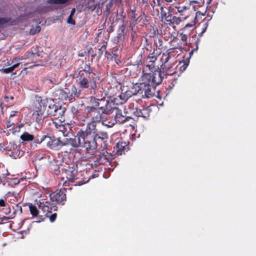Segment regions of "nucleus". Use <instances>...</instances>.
<instances>
[{
  "instance_id": "c85d7f7f",
  "label": "nucleus",
  "mask_w": 256,
  "mask_h": 256,
  "mask_svg": "<svg viewBox=\"0 0 256 256\" xmlns=\"http://www.w3.org/2000/svg\"><path fill=\"white\" fill-rule=\"evenodd\" d=\"M34 135L30 134L28 132H24L20 136V138L24 142H31L34 140Z\"/></svg>"
},
{
  "instance_id": "a878e982",
  "label": "nucleus",
  "mask_w": 256,
  "mask_h": 256,
  "mask_svg": "<svg viewBox=\"0 0 256 256\" xmlns=\"http://www.w3.org/2000/svg\"><path fill=\"white\" fill-rule=\"evenodd\" d=\"M154 46L156 50H162L163 48V40L161 36H154L152 37Z\"/></svg>"
},
{
  "instance_id": "9d476101",
  "label": "nucleus",
  "mask_w": 256,
  "mask_h": 256,
  "mask_svg": "<svg viewBox=\"0 0 256 256\" xmlns=\"http://www.w3.org/2000/svg\"><path fill=\"white\" fill-rule=\"evenodd\" d=\"M96 149L103 151L106 150L108 146V136L106 132H100L94 135Z\"/></svg>"
},
{
  "instance_id": "5701e85b",
  "label": "nucleus",
  "mask_w": 256,
  "mask_h": 256,
  "mask_svg": "<svg viewBox=\"0 0 256 256\" xmlns=\"http://www.w3.org/2000/svg\"><path fill=\"white\" fill-rule=\"evenodd\" d=\"M130 117L126 116L122 114V111L120 109H116L114 114V122L120 124H123L128 121Z\"/></svg>"
},
{
  "instance_id": "4c0bfd02",
  "label": "nucleus",
  "mask_w": 256,
  "mask_h": 256,
  "mask_svg": "<svg viewBox=\"0 0 256 256\" xmlns=\"http://www.w3.org/2000/svg\"><path fill=\"white\" fill-rule=\"evenodd\" d=\"M126 94L121 91V94L118 96L120 99V104H122L126 102L129 98Z\"/></svg>"
},
{
  "instance_id": "7ed1b4c3",
  "label": "nucleus",
  "mask_w": 256,
  "mask_h": 256,
  "mask_svg": "<svg viewBox=\"0 0 256 256\" xmlns=\"http://www.w3.org/2000/svg\"><path fill=\"white\" fill-rule=\"evenodd\" d=\"M68 140L70 147L64 150V152L66 153H70L72 148H77L79 147L84 148L86 151L96 149L94 135L92 134L83 132L81 134H76L74 138H70Z\"/></svg>"
},
{
  "instance_id": "4be33fe9",
  "label": "nucleus",
  "mask_w": 256,
  "mask_h": 256,
  "mask_svg": "<svg viewBox=\"0 0 256 256\" xmlns=\"http://www.w3.org/2000/svg\"><path fill=\"white\" fill-rule=\"evenodd\" d=\"M152 109L150 106L144 108L142 109L136 108L134 111V114L138 116H142L148 119L150 117Z\"/></svg>"
},
{
  "instance_id": "6e6552de",
  "label": "nucleus",
  "mask_w": 256,
  "mask_h": 256,
  "mask_svg": "<svg viewBox=\"0 0 256 256\" xmlns=\"http://www.w3.org/2000/svg\"><path fill=\"white\" fill-rule=\"evenodd\" d=\"M0 150L2 152L6 151L8 155L14 158H20L24 154L20 146L11 142L0 146Z\"/></svg>"
},
{
  "instance_id": "4d7b16f0",
  "label": "nucleus",
  "mask_w": 256,
  "mask_h": 256,
  "mask_svg": "<svg viewBox=\"0 0 256 256\" xmlns=\"http://www.w3.org/2000/svg\"><path fill=\"white\" fill-rule=\"evenodd\" d=\"M206 27H204L202 28V31L198 34V37L197 38H200H200L202 36L203 34L206 32Z\"/></svg>"
},
{
  "instance_id": "bf43d9fd",
  "label": "nucleus",
  "mask_w": 256,
  "mask_h": 256,
  "mask_svg": "<svg viewBox=\"0 0 256 256\" xmlns=\"http://www.w3.org/2000/svg\"><path fill=\"white\" fill-rule=\"evenodd\" d=\"M170 35H171L170 40L169 42V43H171L173 42H174L177 39L176 37L174 36H172V34H170Z\"/></svg>"
},
{
  "instance_id": "8fccbe9b",
  "label": "nucleus",
  "mask_w": 256,
  "mask_h": 256,
  "mask_svg": "<svg viewBox=\"0 0 256 256\" xmlns=\"http://www.w3.org/2000/svg\"><path fill=\"white\" fill-rule=\"evenodd\" d=\"M0 72L2 73L8 74L13 72L11 67L8 68H3L0 70Z\"/></svg>"
},
{
  "instance_id": "7c9ffc66",
  "label": "nucleus",
  "mask_w": 256,
  "mask_h": 256,
  "mask_svg": "<svg viewBox=\"0 0 256 256\" xmlns=\"http://www.w3.org/2000/svg\"><path fill=\"white\" fill-rule=\"evenodd\" d=\"M9 175L8 170L4 168H0V183L4 182L6 176Z\"/></svg>"
},
{
  "instance_id": "58836bf2",
  "label": "nucleus",
  "mask_w": 256,
  "mask_h": 256,
  "mask_svg": "<svg viewBox=\"0 0 256 256\" xmlns=\"http://www.w3.org/2000/svg\"><path fill=\"white\" fill-rule=\"evenodd\" d=\"M102 122L104 126H106L108 128H110L112 127L114 124L116 122H114V121H108L107 120V118H106L105 119H104V118L102 121Z\"/></svg>"
},
{
  "instance_id": "f257e3e1",
  "label": "nucleus",
  "mask_w": 256,
  "mask_h": 256,
  "mask_svg": "<svg viewBox=\"0 0 256 256\" xmlns=\"http://www.w3.org/2000/svg\"><path fill=\"white\" fill-rule=\"evenodd\" d=\"M162 82V78L159 74L154 76L151 73H146L140 78V94L142 98H152L155 94L156 86Z\"/></svg>"
},
{
  "instance_id": "2eb2a0df",
  "label": "nucleus",
  "mask_w": 256,
  "mask_h": 256,
  "mask_svg": "<svg viewBox=\"0 0 256 256\" xmlns=\"http://www.w3.org/2000/svg\"><path fill=\"white\" fill-rule=\"evenodd\" d=\"M66 188L56 190L50 195V199L52 202H56L58 204H64V202L66 200Z\"/></svg>"
},
{
  "instance_id": "c756f323",
  "label": "nucleus",
  "mask_w": 256,
  "mask_h": 256,
  "mask_svg": "<svg viewBox=\"0 0 256 256\" xmlns=\"http://www.w3.org/2000/svg\"><path fill=\"white\" fill-rule=\"evenodd\" d=\"M172 58L168 50L162 54L160 61L162 62V64H168V62Z\"/></svg>"
},
{
  "instance_id": "423d86ee",
  "label": "nucleus",
  "mask_w": 256,
  "mask_h": 256,
  "mask_svg": "<svg viewBox=\"0 0 256 256\" xmlns=\"http://www.w3.org/2000/svg\"><path fill=\"white\" fill-rule=\"evenodd\" d=\"M61 170L66 178L63 183V186L66 187L73 186L74 180L78 178L77 164L74 162H71L70 163L66 162L62 166ZM74 186L76 184H74Z\"/></svg>"
},
{
  "instance_id": "39448f33",
  "label": "nucleus",
  "mask_w": 256,
  "mask_h": 256,
  "mask_svg": "<svg viewBox=\"0 0 256 256\" xmlns=\"http://www.w3.org/2000/svg\"><path fill=\"white\" fill-rule=\"evenodd\" d=\"M58 98L62 100H68L70 102L76 100V98H82L83 94L78 88L74 84L64 89H58L56 91Z\"/></svg>"
},
{
  "instance_id": "ea45409f",
  "label": "nucleus",
  "mask_w": 256,
  "mask_h": 256,
  "mask_svg": "<svg viewBox=\"0 0 256 256\" xmlns=\"http://www.w3.org/2000/svg\"><path fill=\"white\" fill-rule=\"evenodd\" d=\"M41 30V28L39 26H37L34 28H32L30 30V34L34 35L36 33L39 32Z\"/></svg>"
},
{
  "instance_id": "c9c22d12",
  "label": "nucleus",
  "mask_w": 256,
  "mask_h": 256,
  "mask_svg": "<svg viewBox=\"0 0 256 256\" xmlns=\"http://www.w3.org/2000/svg\"><path fill=\"white\" fill-rule=\"evenodd\" d=\"M69 0H48L47 3L50 4H64Z\"/></svg>"
},
{
  "instance_id": "9b49d317",
  "label": "nucleus",
  "mask_w": 256,
  "mask_h": 256,
  "mask_svg": "<svg viewBox=\"0 0 256 256\" xmlns=\"http://www.w3.org/2000/svg\"><path fill=\"white\" fill-rule=\"evenodd\" d=\"M173 66L174 65L171 64H161L160 68H158L152 74L154 76L155 74H159L162 82L164 76H172L176 72V68H174Z\"/></svg>"
},
{
  "instance_id": "e2e57ef3",
  "label": "nucleus",
  "mask_w": 256,
  "mask_h": 256,
  "mask_svg": "<svg viewBox=\"0 0 256 256\" xmlns=\"http://www.w3.org/2000/svg\"><path fill=\"white\" fill-rule=\"evenodd\" d=\"M75 12H76V9H75V8H72V10H71L70 16H74V14H75Z\"/></svg>"
},
{
  "instance_id": "5fc2aeb1",
  "label": "nucleus",
  "mask_w": 256,
  "mask_h": 256,
  "mask_svg": "<svg viewBox=\"0 0 256 256\" xmlns=\"http://www.w3.org/2000/svg\"><path fill=\"white\" fill-rule=\"evenodd\" d=\"M188 66V64H186L184 63L182 66H181L180 67V70L181 72H184V70H186V68Z\"/></svg>"
},
{
  "instance_id": "f3484780",
  "label": "nucleus",
  "mask_w": 256,
  "mask_h": 256,
  "mask_svg": "<svg viewBox=\"0 0 256 256\" xmlns=\"http://www.w3.org/2000/svg\"><path fill=\"white\" fill-rule=\"evenodd\" d=\"M114 149L113 156L122 155L124 154L126 151L127 152L129 150L128 144L126 142L118 140L116 146H114Z\"/></svg>"
},
{
  "instance_id": "f8f14e48",
  "label": "nucleus",
  "mask_w": 256,
  "mask_h": 256,
  "mask_svg": "<svg viewBox=\"0 0 256 256\" xmlns=\"http://www.w3.org/2000/svg\"><path fill=\"white\" fill-rule=\"evenodd\" d=\"M113 159V155L111 153L107 152H100L99 154L96 156L93 162L91 164L92 166L96 167L101 164H104L106 162H108Z\"/></svg>"
},
{
  "instance_id": "052dcab7",
  "label": "nucleus",
  "mask_w": 256,
  "mask_h": 256,
  "mask_svg": "<svg viewBox=\"0 0 256 256\" xmlns=\"http://www.w3.org/2000/svg\"><path fill=\"white\" fill-rule=\"evenodd\" d=\"M20 65V64L19 63H16V64H14V65H12L11 67V68H12V70L14 71V70L16 68H18Z\"/></svg>"
},
{
  "instance_id": "20e7f679",
  "label": "nucleus",
  "mask_w": 256,
  "mask_h": 256,
  "mask_svg": "<svg viewBox=\"0 0 256 256\" xmlns=\"http://www.w3.org/2000/svg\"><path fill=\"white\" fill-rule=\"evenodd\" d=\"M36 138V139L35 140L36 143L40 144L44 142L48 148L54 150H58L62 146H70V144H69L68 140L69 138H66L64 141H62L60 138L46 134H43L41 136L38 135Z\"/></svg>"
},
{
  "instance_id": "a18cd8bd",
  "label": "nucleus",
  "mask_w": 256,
  "mask_h": 256,
  "mask_svg": "<svg viewBox=\"0 0 256 256\" xmlns=\"http://www.w3.org/2000/svg\"><path fill=\"white\" fill-rule=\"evenodd\" d=\"M46 216L49 218V220L51 222H53L56 220L57 218V214L54 212L50 215H49L48 214V216Z\"/></svg>"
},
{
  "instance_id": "72a5a7b5",
  "label": "nucleus",
  "mask_w": 256,
  "mask_h": 256,
  "mask_svg": "<svg viewBox=\"0 0 256 256\" xmlns=\"http://www.w3.org/2000/svg\"><path fill=\"white\" fill-rule=\"evenodd\" d=\"M94 107H96V108H98L100 110L102 111V112H105L107 109V104L105 103H103L104 104V106H100V100H94Z\"/></svg>"
},
{
  "instance_id": "e433bc0d",
  "label": "nucleus",
  "mask_w": 256,
  "mask_h": 256,
  "mask_svg": "<svg viewBox=\"0 0 256 256\" xmlns=\"http://www.w3.org/2000/svg\"><path fill=\"white\" fill-rule=\"evenodd\" d=\"M29 209L31 214L33 216H36L38 215L39 212L35 206L30 204L29 206Z\"/></svg>"
},
{
  "instance_id": "6ab92c4d",
  "label": "nucleus",
  "mask_w": 256,
  "mask_h": 256,
  "mask_svg": "<svg viewBox=\"0 0 256 256\" xmlns=\"http://www.w3.org/2000/svg\"><path fill=\"white\" fill-rule=\"evenodd\" d=\"M94 91V92H89L90 94H92L94 96L91 97V102L92 100H100V102L108 104L109 102L106 99L105 94L102 90H98L96 88V89H95Z\"/></svg>"
},
{
  "instance_id": "603ef678",
  "label": "nucleus",
  "mask_w": 256,
  "mask_h": 256,
  "mask_svg": "<svg viewBox=\"0 0 256 256\" xmlns=\"http://www.w3.org/2000/svg\"><path fill=\"white\" fill-rule=\"evenodd\" d=\"M67 23L68 24H70L72 25H75L76 24V21L74 19L72 18V16H68L67 21Z\"/></svg>"
},
{
  "instance_id": "13d9d810",
  "label": "nucleus",
  "mask_w": 256,
  "mask_h": 256,
  "mask_svg": "<svg viewBox=\"0 0 256 256\" xmlns=\"http://www.w3.org/2000/svg\"><path fill=\"white\" fill-rule=\"evenodd\" d=\"M36 158L40 160L43 158H46V154H38Z\"/></svg>"
},
{
  "instance_id": "412c9836",
  "label": "nucleus",
  "mask_w": 256,
  "mask_h": 256,
  "mask_svg": "<svg viewBox=\"0 0 256 256\" xmlns=\"http://www.w3.org/2000/svg\"><path fill=\"white\" fill-rule=\"evenodd\" d=\"M175 9L177 10V12L180 14L181 18L186 19V18L188 17L190 14V10L189 6H180V4H179L178 6H175Z\"/></svg>"
},
{
  "instance_id": "aec40b11",
  "label": "nucleus",
  "mask_w": 256,
  "mask_h": 256,
  "mask_svg": "<svg viewBox=\"0 0 256 256\" xmlns=\"http://www.w3.org/2000/svg\"><path fill=\"white\" fill-rule=\"evenodd\" d=\"M96 122L90 120V122L86 124L85 130H80L76 134H81L82 132H83L87 133L88 134H93L92 135H94L96 134V133H99L100 132L98 131L96 128Z\"/></svg>"
},
{
  "instance_id": "09e8293b",
  "label": "nucleus",
  "mask_w": 256,
  "mask_h": 256,
  "mask_svg": "<svg viewBox=\"0 0 256 256\" xmlns=\"http://www.w3.org/2000/svg\"><path fill=\"white\" fill-rule=\"evenodd\" d=\"M10 21V19L6 18H0V25H4L8 24Z\"/></svg>"
},
{
  "instance_id": "393cba45",
  "label": "nucleus",
  "mask_w": 256,
  "mask_h": 256,
  "mask_svg": "<svg viewBox=\"0 0 256 256\" xmlns=\"http://www.w3.org/2000/svg\"><path fill=\"white\" fill-rule=\"evenodd\" d=\"M170 54L172 58H177L182 52V48L180 46L170 48L167 50Z\"/></svg>"
},
{
  "instance_id": "473e14b6",
  "label": "nucleus",
  "mask_w": 256,
  "mask_h": 256,
  "mask_svg": "<svg viewBox=\"0 0 256 256\" xmlns=\"http://www.w3.org/2000/svg\"><path fill=\"white\" fill-rule=\"evenodd\" d=\"M160 54V52L158 54H157V53H155V52H150L148 54L147 58L149 60V62H152L154 63L158 59V56Z\"/></svg>"
},
{
  "instance_id": "69168bd1",
  "label": "nucleus",
  "mask_w": 256,
  "mask_h": 256,
  "mask_svg": "<svg viewBox=\"0 0 256 256\" xmlns=\"http://www.w3.org/2000/svg\"><path fill=\"white\" fill-rule=\"evenodd\" d=\"M194 50L192 49L190 52H189V54H190V57H191L192 55L193 54L194 52Z\"/></svg>"
},
{
  "instance_id": "bb28decb",
  "label": "nucleus",
  "mask_w": 256,
  "mask_h": 256,
  "mask_svg": "<svg viewBox=\"0 0 256 256\" xmlns=\"http://www.w3.org/2000/svg\"><path fill=\"white\" fill-rule=\"evenodd\" d=\"M156 66L154 63L149 62L148 64L146 65L142 70V74H144L146 73H151L152 74L154 71L156 70L155 68Z\"/></svg>"
},
{
  "instance_id": "1a4fd4ad",
  "label": "nucleus",
  "mask_w": 256,
  "mask_h": 256,
  "mask_svg": "<svg viewBox=\"0 0 256 256\" xmlns=\"http://www.w3.org/2000/svg\"><path fill=\"white\" fill-rule=\"evenodd\" d=\"M84 110L86 117L90 118L92 121L96 122H102L104 118V114H106L94 106H86L84 107Z\"/></svg>"
},
{
  "instance_id": "680f3d73",
  "label": "nucleus",
  "mask_w": 256,
  "mask_h": 256,
  "mask_svg": "<svg viewBox=\"0 0 256 256\" xmlns=\"http://www.w3.org/2000/svg\"><path fill=\"white\" fill-rule=\"evenodd\" d=\"M70 110L73 114H75L78 112L76 108L74 106L71 107Z\"/></svg>"
},
{
  "instance_id": "774afa93",
  "label": "nucleus",
  "mask_w": 256,
  "mask_h": 256,
  "mask_svg": "<svg viewBox=\"0 0 256 256\" xmlns=\"http://www.w3.org/2000/svg\"><path fill=\"white\" fill-rule=\"evenodd\" d=\"M15 116V114H11L10 115V118H12V117H13V116Z\"/></svg>"
},
{
  "instance_id": "f704fd0d",
  "label": "nucleus",
  "mask_w": 256,
  "mask_h": 256,
  "mask_svg": "<svg viewBox=\"0 0 256 256\" xmlns=\"http://www.w3.org/2000/svg\"><path fill=\"white\" fill-rule=\"evenodd\" d=\"M160 11L162 18H164L165 20L170 24V22H172V16L166 15V12L164 10V8L162 7L161 8Z\"/></svg>"
},
{
  "instance_id": "dca6fc26",
  "label": "nucleus",
  "mask_w": 256,
  "mask_h": 256,
  "mask_svg": "<svg viewBox=\"0 0 256 256\" xmlns=\"http://www.w3.org/2000/svg\"><path fill=\"white\" fill-rule=\"evenodd\" d=\"M64 122L54 120L52 122V128L57 132H60L64 136H68L70 130L68 125L63 124Z\"/></svg>"
},
{
  "instance_id": "a211bd4d",
  "label": "nucleus",
  "mask_w": 256,
  "mask_h": 256,
  "mask_svg": "<svg viewBox=\"0 0 256 256\" xmlns=\"http://www.w3.org/2000/svg\"><path fill=\"white\" fill-rule=\"evenodd\" d=\"M192 26L193 25L191 24H187L185 26L180 30L182 32L180 34V37L184 45L188 46L187 40L190 34V30H188V28H192ZM188 46H192L190 45H188Z\"/></svg>"
},
{
  "instance_id": "49530a36",
  "label": "nucleus",
  "mask_w": 256,
  "mask_h": 256,
  "mask_svg": "<svg viewBox=\"0 0 256 256\" xmlns=\"http://www.w3.org/2000/svg\"><path fill=\"white\" fill-rule=\"evenodd\" d=\"M131 12L132 14V15L131 16V19L132 20V22L130 23V25H133L134 26L136 24V22L135 20L137 18H136V11L134 10H131Z\"/></svg>"
},
{
  "instance_id": "4468645a",
  "label": "nucleus",
  "mask_w": 256,
  "mask_h": 256,
  "mask_svg": "<svg viewBox=\"0 0 256 256\" xmlns=\"http://www.w3.org/2000/svg\"><path fill=\"white\" fill-rule=\"evenodd\" d=\"M38 208L41 209L44 216H48L52 213V211H56L58 210L57 206L53 202L48 201H38L37 203Z\"/></svg>"
},
{
  "instance_id": "cd10ccee",
  "label": "nucleus",
  "mask_w": 256,
  "mask_h": 256,
  "mask_svg": "<svg viewBox=\"0 0 256 256\" xmlns=\"http://www.w3.org/2000/svg\"><path fill=\"white\" fill-rule=\"evenodd\" d=\"M142 57L143 56L142 53L138 54L137 56L136 55H134V56L132 58L134 64L137 66L138 67L139 66L142 65Z\"/></svg>"
},
{
  "instance_id": "2f4dec72",
  "label": "nucleus",
  "mask_w": 256,
  "mask_h": 256,
  "mask_svg": "<svg viewBox=\"0 0 256 256\" xmlns=\"http://www.w3.org/2000/svg\"><path fill=\"white\" fill-rule=\"evenodd\" d=\"M136 24L138 23H141L142 24H146L148 22L146 16L144 14H141L135 20Z\"/></svg>"
},
{
  "instance_id": "0eeeda50",
  "label": "nucleus",
  "mask_w": 256,
  "mask_h": 256,
  "mask_svg": "<svg viewBox=\"0 0 256 256\" xmlns=\"http://www.w3.org/2000/svg\"><path fill=\"white\" fill-rule=\"evenodd\" d=\"M66 108L56 104L48 106L47 109V114L53 116L52 122H64L65 121L64 113Z\"/></svg>"
},
{
  "instance_id": "0e129e2a",
  "label": "nucleus",
  "mask_w": 256,
  "mask_h": 256,
  "mask_svg": "<svg viewBox=\"0 0 256 256\" xmlns=\"http://www.w3.org/2000/svg\"><path fill=\"white\" fill-rule=\"evenodd\" d=\"M190 6L192 4H193V3H199V2H198V0H190Z\"/></svg>"
},
{
  "instance_id": "de8ad7c7",
  "label": "nucleus",
  "mask_w": 256,
  "mask_h": 256,
  "mask_svg": "<svg viewBox=\"0 0 256 256\" xmlns=\"http://www.w3.org/2000/svg\"><path fill=\"white\" fill-rule=\"evenodd\" d=\"M6 212H3L0 210V220L2 222L4 220H7L9 219V218L6 217L4 215V214H6Z\"/></svg>"
},
{
  "instance_id": "b1692460",
  "label": "nucleus",
  "mask_w": 256,
  "mask_h": 256,
  "mask_svg": "<svg viewBox=\"0 0 256 256\" xmlns=\"http://www.w3.org/2000/svg\"><path fill=\"white\" fill-rule=\"evenodd\" d=\"M152 43H154L152 37L150 36L149 38H145V42L144 44V48L146 51L148 52H155L156 50L153 46Z\"/></svg>"
},
{
  "instance_id": "f03ea898",
  "label": "nucleus",
  "mask_w": 256,
  "mask_h": 256,
  "mask_svg": "<svg viewBox=\"0 0 256 256\" xmlns=\"http://www.w3.org/2000/svg\"><path fill=\"white\" fill-rule=\"evenodd\" d=\"M74 78L78 88L82 94L84 90H87L88 92H94V90L97 88L98 79L90 69L86 71L80 70L78 74L75 73Z\"/></svg>"
},
{
  "instance_id": "37998d69",
  "label": "nucleus",
  "mask_w": 256,
  "mask_h": 256,
  "mask_svg": "<svg viewBox=\"0 0 256 256\" xmlns=\"http://www.w3.org/2000/svg\"><path fill=\"white\" fill-rule=\"evenodd\" d=\"M132 32H131V39L132 40L134 41L135 38H136L138 36L136 32L134 30V26L130 25Z\"/></svg>"
},
{
  "instance_id": "a19ab883",
  "label": "nucleus",
  "mask_w": 256,
  "mask_h": 256,
  "mask_svg": "<svg viewBox=\"0 0 256 256\" xmlns=\"http://www.w3.org/2000/svg\"><path fill=\"white\" fill-rule=\"evenodd\" d=\"M175 11V8H174L172 6H169L168 8V12H166V15H168L169 16H173L174 14H176V12Z\"/></svg>"
},
{
  "instance_id": "ddd939ff",
  "label": "nucleus",
  "mask_w": 256,
  "mask_h": 256,
  "mask_svg": "<svg viewBox=\"0 0 256 256\" xmlns=\"http://www.w3.org/2000/svg\"><path fill=\"white\" fill-rule=\"evenodd\" d=\"M140 86V82L132 83L130 86L124 84L120 86V90L122 92L126 93L128 98H130L132 96L136 95L138 94H140L141 89Z\"/></svg>"
},
{
  "instance_id": "6e6d98bb",
  "label": "nucleus",
  "mask_w": 256,
  "mask_h": 256,
  "mask_svg": "<svg viewBox=\"0 0 256 256\" xmlns=\"http://www.w3.org/2000/svg\"><path fill=\"white\" fill-rule=\"evenodd\" d=\"M88 69H90L92 70V72H93V70L92 68L88 65V64H86L85 66H84V68H83L82 70H84V71H86V70H88Z\"/></svg>"
},
{
  "instance_id": "864d4df0",
  "label": "nucleus",
  "mask_w": 256,
  "mask_h": 256,
  "mask_svg": "<svg viewBox=\"0 0 256 256\" xmlns=\"http://www.w3.org/2000/svg\"><path fill=\"white\" fill-rule=\"evenodd\" d=\"M200 38H196V40L194 42V44L196 46V47L193 48L194 52L197 51V50L198 48V44L200 42Z\"/></svg>"
},
{
  "instance_id": "79ce46f5",
  "label": "nucleus",
  "mask_w": 256,
  "mask_h": 256,
  "mask_svg": "<svg viewBox=\"0 0 256 256\" xmlns=\"http://www.w3.org/2000/svg\"><path fill=\"white\" fill-rule=\"evenodd\" d=\"M106 51V46L103 44L100 48L98 50V57L100 58L103 54L104 51Z\"/></svg>"
},
{
  "instance_id": "338daca9",
  "label": "nucleus",
  "mask_w": 256,
  "mask_h": 256,
  "mask_svg": "<svg viewBox=\"0 0 256 256\" xmlns=\"http://www.w3.org/2000/svg\"><path fill=\"white\" fill-rule=\"evenodd\" d=\"M14 182L15 184H18L20 182V180L16 178L14 179Z\"/></svg>"
},
{
  "instance_id": "3c124183",
  "label": "nucleus",
  "mask_w": 256,
  "mask_h": 256,
  "mask_svg": "<svg viewBox=\"0 0 256 256\" xmlns=\"http://www.w3.org/2000/svg\"><path fill=\"white\" fill-rule=\"evenodd\" d=\"M6 198L4 196L0 199V207H6Z\"/></svg>"
},
{
  "instance_id": "c03bdc74",
  "label": "nucleus",
  "mask_w": 256,
  "mask_h": 256,
  "mask_svg": "<svg viewBox=\"0 0 256 256\" xmlns=\"http://www.w3.org/2000/svg\"><path fill=\"white\" fill-rule=\"evenodd\" d=\"M180 18L176 17V16H174L172 18V22H170V24H178L180 23Z\"/></svg>"
}]
</instances>
